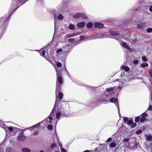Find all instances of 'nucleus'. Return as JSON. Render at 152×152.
<instances>
[{"mask_svg": "<svg viewBox=\"0 0 152 152\" xmlns=\"http://www.w3.org/2000/svg\"><path fill=\"white\" fill-rule=\"evenodd\" d=\"M67 106L66 104L63 103L62 104H61V106L60 107L58 106V103L56 100V101L55 103L53 108V109L50 115L48 117V118L49 120L48 122L49 123H52L51 120L53 119V116H54V112L55 110H58V111L56 114V118L58 119V120H59L60 118V116L61 115V110L62 111H65L64 108L65 107Z\"/></svg>", "mask_w": 152, "mask_h": 152, "instance_id": "nucleus-1", "label": "nucleus"}, {"mask_svg": "<svg viewBox=\"0 0 152 152\" xmlns=\"http://www.w3.org/2000/svg\"><path fill=\"white\" fill-rule=\"evenodd\" d=\"M113 87L107 88L105 91L104 97H107L111 95L113 93L114 88H116L118 90H120L123 87V83L122 80H117L114 82Z\"/></svg>", "mask_w": 152, "mask_h": 152, "instance_id": "nucleus-2", "label": "nucleus"}, {"mask_svg": "<svg viewBox=\"0 0 152 152\" xmlns=\"http://www.w3.org/2000/svg\"><path fill=\"white\" fill-rule=\"evenodd\" d=\"M56 70L57 77V81L58 82L59 84H58L57 81L56 83V96H57V94H58L59 99H61L63 97V94L61 92H59L60 89L61 87L60 85L61 84L63 83V79L61 77V71L58 70L57 69H56Z\"/></svg>", "mask_w": 152, "mask_h": 152, "instance_id": "nucleus-3", "label": "nucleus"}, {"mask_svg": "<svg viewBox=\"0 0 152 152\" xmlns=\"http://www.w3.org/2000/svg\"><path fill=\"white\" fill-rule=\"evenodd\" d=\"M99 101H104L106 102H111L114 103L116 105V107L117 108L118 112L119 111V105L118 103V99L117 98H112L109 100V99L107 98L103 97V98H102L101 100Z\"/></svg>", "mask_w": 152, "mask_h": 152, "instance_id": "nucleus-4", "label": "nucleus"}, {"mask_svg": "<svg viewBox=\"0 0 152 152\" xmlns=\"http://www.w3.org/2000/svg\"><path fill=\"white\" fill-rule=\"evenodd\" d=\"M73 17L75 19L81 18L84 20L88 18L87 15L85 14L82 12H78L76 13L74 15Z\"/></svg>", "mask_w": 152, "mask_h": 152, "instance_id": "nucleus-5", "label": "nucleus"}, {"mask_svg": "<svg viewBox=\"0 0 152 152\" xmlns=\"http://www.w3.org/2000/svg\"><path fill=\"white\" fill-rule=\"evenodd\" d=\"M140 121L143 122L146 119V117H147V114L145 112L143 113L142 115L140 116Z\"/></svg>", "mask_w": 152, "mask_h": 152, "instance_id": "nucleus-6", "label": "nucleus"}, {"mask_svg": "<svg viewBox=\"0 0 152 152\" xmlns=\"http://www.w3.org/2000/svg\"><path fill=\"white\" fill-rule=\"evenodd\" d=\"M94 28H102L103 27L104 25L103 23L100 22H97L95 23L94 25Z\"/></svg>", "mask_w": 152, "mask_h": 152, "instance_id": "nucleus-7", "label": "nucleus"}, {"mask_svg": "<svg viewBox=\"0 0 152 152\" xmlns=\"http://www.w3.org/2000/svg\"><path fill=\"white\" fill-rule=\"evenodd\" d=\"M18 138L21 141H24L26 139V137L23 135V132L19 134Z\"/></svg>", "mask_w": 152, "mask_h": 152, "instance_id": "nucleus-8", "label": "nucleus"}, {"mask_svg": "<svg viewBox=\"0 0 152 152\" xmlns=\"http://www.w3.org/2000/svg\"><path fill=\"white\" fill-rule=\"evenodd\" d=\"M146 23H141L137 25V27L139 29H143L144 27H146Z\"/></svg>", "mask_w": 152, "mask_h": 152, "instance_id": "nucleus-9", "label": "nucleus"}, {"mask_svg": "<svg viewBox=\"0 0 152 152\" xmlns=\"http://www.w3.org/2000/svg\"><path fill=\"white\" fill-rule=\"evenodd\" d=\"M112 34L114 36H115L116 37H114L113 38L115 39L118 40H119V37L121 36V35L118 34L116 32H112Z\"/></svg>", "mask_w": 152, "mask_h": 152, "instance_id": "nucleus-10", "label": "nucleus"}, {"mask_svg": "<svg viewBox=\"0 0 152 152\" xmlns=\"http://www.w3.org/2000/svg\"><path fill=\"white\" fill-rule=\"evenodd\" d=\"M121 69L124 70L125 72H128L130 70L129 68L126 66L122 65L121 67Z\"/></svg>", "mask_w": 152, "mask_h": 152, "instance_id": "nucleus-11", "label": "nucleus"}, {"mask_svg": "<svg viewBox=\"0 0 152 152\" xmlns=\"http://www.w3.org/2000/svg\"><path fill=\"white\" fill-rule=\"evenodd\" d=\"M85 23L84 22H82L78 23L77 25V27L78 28H82L85 26Z\"/></svg>", "mask_w": 152, "mask_h": 152, "instance_id": "nucleus-12", "label": "nucleus"}, {"mask_svg": "<svg viewBox=\"0 0 152 152\" xmlns=\"http://www.w3.org/2000/svg\"><path fill=\"white\" fill-rule=\"evenodd\" d=\"M0 123H1L0 124V126L1 127L4 129L6 131L7 130L8 126H7L3 122L0 121Z\"/></svg>", "mask_w": 152, "mask_h": 152, "instance_id": "nucleus-13", "label": "nucleus"}, {"mask_svg": "<svg viewBox=\"0 0 152 152\" xmlns=\"http://www.w3.org/2000/svg\"><path fill=\"white\" fill-rule=\"evenodd\" d=\"M121 45L123 47L129 50H130V48L127 45L126 43L125 42H121Z\"/></svg>", "mask_w": 152, "mask_h": 152, "instance_id": "nucleus-14", "label": "nucleus"}, {"mask_svg": "<svg viewBox=\"0 0 152 152\" xmlns=\"http://www.w3.org/2000/svg\"><path fill=\"white\" fill-rule=\"evenodd\" d=\"M63 48L65 49L64 51L66 52H68L69 51V44L66 45Z\"/></svg>", "mask_w": 152, "mask_h": 152, "instance_id": "nucleus-15", "label": "nucleus"}, {"mask_svg": "<svg viewBox=\"0 0 152 152\" xmlns=\"http://www.w3.org/2000/svg\"><path fill=\"white\" fill-rule=\"evenodd\" d=\"M146 139L148 141L151 142V144L152 142V135H147L146 137Z\"/></svg>", "mask_w": 152, "mask_h": 152, "instance_id": "nucleus-16", "label": "nucleus"}, {"mask_svg": "<svg viewBox=\"0 0 152 152\" xmlns=\"http://www.w3.org/2000/svg\"><path fill=\"white\" fill-rule=\"evenodd\" d=\"M36 51H38L40 53L41 56H44L45 57V56H44L45 54V51L44 50L42 49L40 50H39Z\"/></svg>", "mask_w": 152, "mask_h": 152, "instance_id": "nucleus-17", "label": "nucleus"}, {"mask_svg": "<svg viewBox=\"0 0 152 152\" xmlns=\"http://www.w3.org/2000/svg\"><path fill=\"white\" fill-rule=\"evenodd\" d=\"M76 34V33H73L71 34H67L66 36V38H67L68 37H74L76 36L77 34Z\"/></svg>", "mask_w": 152, "mask_h": 152, "instance_id": "nucleus-18", "label": "nucleus"}, {"mask_svg": "<svg viewBox=\"0 0 152 152\" xmlns=\"http://www.w3.org/2000/svg\"><path fill=\"white\" fill-rule=\"evenodd\" d=\"M93 23L89 22L88 23L87 25V28H91L92 26H93Z\"/></svg>", "mask_w": 152, "mask_h": 152, "instance_id": "nucleus-19", "label": "nucleus"}, {"mask_svg": "<svg viewBox=\"0 0 152 152\" xmlns=\"http://www.w3.org/2000/svg\"><path fill=\"white\" fill-rule=\"evenodd\" d=\"M69 28L71 30H74L75 29V26L72 24H70L69 26Z\"/></svg>", "mask_w": 152, "mask_h": 152, "instance_id": "nucleus-20", "label": "nucleus"}, {"mask_svg": "<svg viewBox=\"0 0 152 152\" xmlns=\"http://www.w3.org/2000/svg\"><path fill=\"white\" fill-rule=\"evenodd\" d=\"M140 66L144 68L146 67H148V65L147 63H143L142 64L140 65Z\"/></svg>", "mask_w": 152, "mask_h": 152, "instance_id": "nucleus-21", "label": "nucleus"}, {"mask_svg": "<svg viewBox=\"0 0 152 152\" xmlns=\"http://www.w3.org/2000/svg\"><path fill=\"white\" fill-rule=\"evenodd\" d=\"M116 145V143L115 142H113V143H111L109 145V147L110 148H114L115 147Z\"/></svg>", "mask_w": 152, "mask_h": 152, "instance_id": "nucleus-22", "label": "nucleus"}, {"mask_svg": "<svg viewBox=\"0 0 152 152\" xmlns=\"http://www.w3.org/2000/svg\"><path fill=\"white\" fill-rule=\"evenodd\" d=\"M22 151L23 152H30L31 150L28 148H23L22 149Z\"/></svg>", "mask_w": 152, "mask_h": 152, "instance_id": "nucleus-23", "label": "nucleus"}, {"mask_svg": "<svg viewBox=\"0 0 152 152\" xmlns=\"http://www.w3.org/2000/svg\"><path fill=\"white\" fill-rule=\"evenodd\" d=\"M57 18L60 20H62L64 18V17L63 16L60 14V15H59L57 17Z\"/></svg>", "mask_w": 152, "mask_h": 152, "instance_id": "nucleus-24", "label": "nucleus"}, {"mask_svg": "<svg viewBox=\"0 0 152 152\" xmlns=\"http://www.w3.org/2000/svg\"><path fill=\"white\" fill-rule=\"evenodd\" d=\"M140 120V116L136 117L135 118V121L136 122H138Z\"/></svg>", "mask_w": 152, "mask_h": 152, "instance_id": "nucleus-25", "label": "nucleus"}, {"mask_svg": "<svg viewBox=\"0 0 152 152\" xmlns=\"http://www.w3.org/2000/svg\"><path fill=\"white\" fill-rule=\"evenodd\" d=\"M56 65L58 67H60L62 65V64L60 62H57L56 63Z\"/></svg>", "mask_w": 152, "mask_h": 152, "instance_id": "nucleus-26", "label": "nucleus"}, {"mask_svg": "<svg viewBox=\"0 0 152 152\" xmlns=\"http://www.w3.org/2000/svg\"><path fill=\"white\" fill-rule=\"evenodd\" d=\"M142 60L144 62L146 61L147 60V58L145 56H143L142 57Z\"/></svg>", "mask_w": 152, "mask_h": 152, "instance_id": "nucleus-27", "label": "nucleus"}, {"mask_svg": "<svg viewBox=\"0 0 152 152\" xmlns=\"http://www.w3.org/2000/svg\"><path fill=\"white\" fill-rule=\"evenodd\" d=\"M147 31L148 33H150L152 31V28H149L147 29Z\"/></svg>", "mask_w": 152, "mask_h": 152, "instance_id": "nucleus-28", "label": "nucleus"}, {"mask_svg": "<svg viewBox=\"0 0 152 152\" xmlns=\"http://www.w3.org/2000/svg\"><path fill=\"white\" fill-rule=\"evenodd\" d=\"M130 138H124L123 140V142H127L129 141V140H130Z\"/></svg>", "mask_w": 152, "mask_h": 152, "instance_id": "nucleus-29", "label": "nucleus"}, {"mask_svg": "<svg viewBox=\"0 0 152 152\" xmlns=\"http://www.w3.org/2000/svg\"><path fill=\"white\" fill-rule=\"evenodd\" d=\"M132 123H133L132 121V120H128V121L127 122V124L128 125H131L132 124Z\"/></svg>", "mask_w": 152, "mask_h": 152, "instance_id": "nucleus-30", "label": "nucleus"}, {"mask_svg": "<svg viewBox=\"0 0 152 152\" xmlns=\"http://www.w3.org/2000/svg\"><path fill=\"white\" fill-rule=\"evenodd\" d=\"M56 146V144L55 143H53L51 146V148L52 149H53L55 148Z\"/></svg>", "mask_w": 152, "mask_h": 152, "instance_id": "nucleus-31", "label": "nucleus"}, {"mask_svg": "<svg viewBox=\"0 0 152 152\" xmlns=\"http://www.w3.org/2000/svg\"><path fill=\"white\" fill-rule=\"evenodd\" d=\"M63 50L61 49H58L56 51V52L57 53H59L60 52H62Z\"/></svg>", "mask_w": 152, "mask_h": 152, "instance_id": "nucleus-32", "label": "nucleus"}, {"mask_svg": "<svg viewBox=\"0 0 152 152\" xmlns=\"http://www.w3.org/2000/svg\"><path fill=\"white\" fill-rule=\"evenodd\" d=\"M8 129H8V130L11 132L12 131V130H13V128H14V127H8Z\"/></svg>", "mask_w": 152, "mask_h": 152, "instance_id": "nucleus-33", "label": "nucleus"}, {"mask_svg": "<svg viewBox=\"0 0 152 152\" xmlns=\"http://www.w3.org/2000/svg\"><path fill=\"white\" fill-rule=\"evenodd\" d=\"M48 129L49 130H51L53 128V127L52 125H49L48 126Z\"/></svg>", "mask_w": 152, "mask_h": 152, "instance_id": "nucleus-34", "label": "nucleus"}, {"mask_svg": "<svg viewBox=\"0 0 152 152\" xmlns=\"http://www.w3.org/2000/svg\"><path fill=\"white\" fill-rule=\"evenodd\" d=\"M40 123H39L38 124L32 126L31 127L35 128V127L39 126L40 125Z\"/></svg>", "mask_w": 152, "mask_h": 152, "instance_id": "nucleus-35", "label": "nucleus"}, {"mask_svg": "<svg viewBox=\"0 0 152 152\" xmlns=\"http://www.w3.org/2000/svg\"><path fill=\"white\" fill-rule=\"evenodd\" d=\"M149 73L150 75L152 77V69H151L149 71Z\"/></svg>", "mask_w": 152, "mask_h": 152, "instance_id": "nucleus-36", "label": "nucleus"}, {"mask_svg": "<svg viewBox=\"0 0 152 152\" xmlns=\"http://www.w3.org/2000/svg\"><path fill=\"white\" fill-rule=\"evenodd\" d=\"M142 132V131L141 130H139L138 131L136 132V133L137 134H139L141 133Z\"/></svg>", "mask_w": 152, "mask_h": 152, "instance_id": "nucleus-37", "label": "nucleus"}, {"mask_svg": "<svg viewBox=\"0 0 152 152\" xmlns=\"http://www.w3.org/2000/svg\"><path fill=\"white\" fill-rule=\"evenodd\" d=\"M148 110H152V105L149 106L146 112Z\"/></svg>", "mask_w": 152, "mask_h": 152, "instance_id": "nucleus-38", "label": "nucleus"}, {"mask_svg": "<svg viewBox=\"0 0 152 152\" xmlns=\"http://www.w3.org/2000/svg\"><path fill=\"white\" fill-rule=\"evenodd\" d=\"M61 150L62 152H67V151L64 148H61Z\"/></svg>", "mask_w": 152, "mask_h": 152, "instance_id": "nucleus-39", "label": "nucleus"}, {"mask_svg": "<svg viewBox=\"0 0 152 152\" xmlns=\"http://www.w3.org/2000/svg\"><path fill=\"white\" fill-rule=\"evenodd\" d=\"M74 39L73 38H69L68 39V41L69 42H72L74 41Z\"/></svg>", "mask_w": 152, "mask_h": 152, "instance_id": "nucleus-40", "label": "nucleus"}, {"mask_svg": "<svg viewBox=\"0 0 152 152\" xmlns=\"http://www.w3.org/2000/svg\"><path fill=\"white\" fill-rule=\"evenodd\" d=\"M54 16H55V18H54V23H55V26H56V21H57L56 20V14H54Z\"/></svg>", "mask_w": 152, "mask_h": 152, "instance_id": "nucleus-41", "label": "nucleus"}, {"mask_svg": "<svg viewBox=\"0 0 152 152\" xmlns=\"http://www.w3.org/2000/svg\"><path fill=\"white\" fill-rule=\"evenodd\" d=\"M38 134V132L37 131H35L33 132V134L34 135H37Z\"/></svg>", "mask_w": 152, "mask_h": 152, "instance_id": "nucleus-42", "label": "nucleus"}, {"mask_svg": "<svg viewBox=\"0 0 152 152\" xmlns=\"http://www.w3.org/2000/svg\"><path fill=\"white\" fill-rule=\"evenodd\" d=\"M90 39H93L96 38L95 37H94L93 35H91L90 37Z\"/></svg>", "mask_w": 152, "mask_h": 152, "instance_id": "nucleus-43", "label": "nucleus"}, {"mask_svg": "<svg viewBox=\"0 0 152 152\" xmlns=\"http://www.w3.org/2000/svg\"><path fill=\"white\" fill-rule=\"evenodd\" d=\"M128 121V119L127 118H124V121L125 123H126L127 121Z\"/></svg>", "mask_w": 152, "mask_h": 152, "instance_id": "nucleus-44", "label": "nucleus"}, {"mask_svg": "<svg viewBox=\"0 0 152 152\" xmlns=\"http://www.w3.org/2000/svg\"><path fill=\"white\" fill-rule=\"evenodd\" d=\"M138 62V61L137 60H135L133 61V63L135 64H137Z\"/></svg>", "mask_w": 152, "mask_h": 152, "instance_id": "nucleus-45", "label": "nucleus"}, {"mask_svg": "<svg viewBox=\"0 0 152 152\" xmlns=\"http://www.w3.org/2000/svg\"><path fill=\"white\" fill-rule=\"evenodd\" d=\"M80 39L81 40H83L84 39V37L83 36H80Z\"/></svg>", "mask_w": 152, "mask_h": 152, "instance_id": "nucleus-46", "label": "nucleus"}, {"mask_svg": "<svg viewBox=\"0 0 152 152\" xmlns=\"http://www.w3.org/2000/svg\"><path fill=\"white\" fill-rule=\"evenodd\" d=\"M112 140V138L111 137L109 138L108 139H107V142H109L111 141Z\"/></svg>", "mask_w": 152, "mask_h": 152, "instance_id": "nucleus-47", "label": "nucleus"}, {"mask_svg": "<svg viewBox=\"0 0 152 152\" xmlns=\"http://www.w3.org/2000/svg\"><path fill=\"white\" fill-rule=\"evenodd\" d=\"M149 10L151 12H152V5L149 8Z\"/></svg>", "mask_w": 152, "mask_h": 152, "instance_id": "nucleus-48", "label": "nucleus"}, {"mask_svg": "<svg viewBox=\"0 0 152 152\" xmlns=\"http://www.w3.org/2000/svg\"><path fill=\"white\" fill-rule=\"evenodd\" d=\"M136 126V124L134 123V124L132 126V128H134Z\"/></svg>", "mask_w": 152, "mask_h": 152, "instance_id": "nucleus-49", "label": "nucleus"}, {"mask_svg": "<svg viewBox=\"0 0 152 152\" xmlns=\"http://www.w3.org/2000/svg\"><path fill=\"white\" fill-rule=\"evenodd\" d=\"M137 144H135L134 146V149H136L137 148Z\"/></svg>", "mask_w": 152, "mask_h": 152, "instance_id": "nucleus-50", "label": "nucleus"}, {"mask_svg": "<svg viewBox=\"0 0 152 152\" xmlns=\"http://www.w3.org/2000/svg\"><path fill=\"white\" fill-rule=\"evenodd\" d=\"M2 20H7V19L6 18H2Z\"/></svg>", "mask_w": 152, "mask_h": 152, "instance_id": "nucleus-51", "label": "nucleus"}, {"mask_svg": "<svg viewBox=\"0 0 152 152\" xmlns=\"http://www.w3.org/2000/svg\"><path fill=\"white\" fill-rule=\"evenodd\" d=\"M59 145H60L61 148H62V144L60 143H59Z\"/></svg>", "mask_w": 152, "mask_h": 152, "instance_id": "nucleus-52", "label": "nucleus"}, {"mask_svg": "<svg viewBox=\"0 0 152 152\" xmlns=\"http://www.w3.org/2000/svg\"><path fill=\"white\" fill-rule=\"evenodd\" d=\"M124 76V74H121L120 75L122 77H123Z\"/></svg>", "mask_w": 152, "mask_h": 152, "instance_id": "nucleus-53", "label": "nucleus"}, {"mask_svg": "<svg viewBox=\"0 0 152 152\" xmlns=\"http://www.w3.org/2000/svg\"><path fill=\"white\" fill-rule=\"evenodd\" d=\"M3 150L2 149L1 150L0 149V152H2V151Z\"/></svg>", "mask_w": 152, "mask_h": 152, "instance_id": "nucleus-54", "label": "nucleus"}, {"mask_svg": "<svg viewBox=\"0 0 152 152\" xmlns=\"http://www.w3.org/2000/svg\"><path fill=\"white\" fill-rule=\"evenodd\" d=\"M64 26H65V27H66V25L65 24H64Z\"/></svg>", "mask_w": 152, "mask_h": 152, "instance_id": "nucleus-55", "label": "nucleus"}, {"mask_svg": "<svg viewBox=\"0 0 152 152\" xmlns=\"http://www.w3.org/2000/svg\"><path fill=\"white\" fill-rule=\"evenodd\" d=\"M40 152H44V151H40Z\"/></svg>", "mask_w": 152, "mask_h": 152, "instance_id": "nucleus-56", "label": "nucleus"}, {"mask_svg": "<svg viewBox=\"0 0 152 152\" xmlns=\"http://www.w3.org/2000/svg\"><path fill=\"white\" fill-rule=\"evenodd\" d=\"M151 84L152 86V82H151Z\"/></svg>", "mask_w": 152, "mask_h": 152, "instance_id": "nucleus-57", "label": "nucleus"}, {"mask_svg": "<svg viewBox=\"0 0 152 152\" xmlns=\"http://www.w3.org/2000/svg\"><path fill=\"white\" fill-rule=\"evenodd\" d=\"M102 37H104V35H103V36H102Z\"/></svg>", "mask_w": 152, "mask_h": 152, "instance_id": "nucleus-58", "label": "nucleus"}, {"mask_svg": "<svg viewBox=\"0 0 152 152\" xmlns=\"http://www.w3.org/2000/svg\"><path fill=\"white\" fill-rule=\"evenodd\" d=\"M17 8H18V7H17L15 9V10H16V9Z\"/></svg>", "mask_w": 152, "mask_h": 152, "instance_id": "nucleus-59", "label": "nucleus"}, {"mask_svg": "<svg viewBox=\"0 0 152 152\" xmlns=\"http://www.w3.org/2000/svg\"><path fill=\"white\" fill-rule=\"evenodd\" d=\"M8 19H9V18H8V19H7V20L6 21L8 20Z\"/></svg>", "mask_w": 152, "mask_h": 152, "instance_id": "nucleus-60", "label": "nucleus"}, {"mask_svg": "<svg viewBox=\"0 0 152 152\" xmlns=\"http://www.w3.org/2000/svg\"><path fill=\"white\" fill-rule=\"evenodd\" d=\"M47 121H48V120L47 119Z\"/></svg>", "mask_w": 152, "mask_h": 152, "instance_id": "nucleus-61", "label": "nucleus"}, {"mask_svg": "<svg viewBox=\"0 0 152 152\" xmlns=\"http://www.w3.org/2000/svg\"><path fill=\"white\" fill-rule=\"evenodd\" d=\"M58 152V151H56V152Z\"/></svg>", "mask_w": 152, "mask_h": 152, "instance_id": "nucleus-62", "label": "nucleus"}, {"mask_svg": "<svg viewBox=\"0 0 152 152\" xmlns=\"http://www.w3.org/2000/svg\"><path fill=\"white\" fill-rule=\"evenodd\" d=\"M1 123H0V124H1Z\"/></svg>", "mask_w": 152, "mask_h": 152, "instance_id": "nucleus-63", "label": "nucleus"}]
</instances>
